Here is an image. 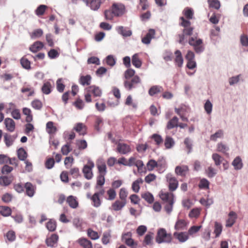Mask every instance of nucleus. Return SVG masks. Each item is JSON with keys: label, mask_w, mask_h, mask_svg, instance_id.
Wrapping results in <instances>:
<instances>
[{"label": "nucleus", "mask_w": 248, "mask_h": 248, "mask_svg": "<svg viewBox=\"0 0 248 248\" xmlns=\"http://www.w3.org/2000/svg\"><path fill=\"white\" fill-rule=\"evenodd\" d=\"M180 20L181 21L180 22V25L184 27L183 30V33L179 35V43L182 45H185L187 42V36H191L193 34L194 28L190 26V22L185 19L183 16L180 17Z\"/></svg>", "instance_id": "obj_1"}, {"label": "nucleus", "mask_w": 248, "mask_h": 248, "mask_svg": "<svg viewBox=\"0 0 248 248\" xmlns=\"http://www.w3.org/2000/svg\"><path fill=\"white\" fill-rule=\"evenodd\" d=\"M172 240L171 233H167L164 228H160L158 230L155 237V241L158 244L170 243Z\"/></svg>", "instance_id": "obj_2"}, {"label": "nucleus", "mask_w": 248, "mask_h": 248, "mask_svg": "<svg viewBox=\"0 0 248 248\" xmlns=\"http://www.w3.org/2000/svg\"><path fill=\"white\" fill-rule=\"evenodd\" d=\"M188 44L193 47L194 50L197 53H201L204 50L203 41L201 39H197V33L189 38Z\"/></svg>", "instance_id": "obj_3"}, {"label": "nucleus", "mask_w": 248, "mask_h": 248, "mask_svg": "<svg viewBox=\"0 0 248 248\" xmlns=\"http://www.w3.org/2000/svg\"><path fill=\"white\" fill-rule=\"evenodd\" d=\"M94 167V163L91 160L88 161V164L84 166L82 172L84 177L87 180H91L93 177V169Z\"/></svg>", "instance_id": "obj_4"}, {"label": "nucleus", "mask_w": 248, "mask_h": 248, "mask_svg": "<svg viewBox=\"0 0 248 248\" xmlns=\"http://www.w3.org/2000/svg\"><path fill=\"white\" fill-rule=\"evenodd\" d=\"M141 80L138 76H134L131 79L125 80L124 81V86L125 89L130 91L134 88H136L138 85L140 83Z\"/></svg>", "instance_id": "obj_5"}, {"label": "nucleus", "mask_w": 248, "mask_h": 248, "mask_svg": "<svg viewBox=\"0 0 248 248\" xmlns=\"http://www.w3.org/2000/svg\"><path fill=\"white\" fill-rule=\"evenodd\" d=\"M86 4V6L93 11H98L101 5L106 0H82Z\"/></svg>", "instance_id": "obj_6"}, {"label": "nucleus", "mask_w": 248, "mask_h": 248, "mask_svg": "<svg viewBox=\"0 0 248 248\" xmlns=\"http://www.w3.org/2000/svg\"><path fill=\"white\" fill-rule=\"evenodd\" d=\"M54 87V83L52 80L45 81L41 87V91L44 94L48 95L52 92Z\"/></svg>", "instance_id": "obj_7"}, {"label": "nucleus", "mask_w": 248, "mask_h": 248, "mask_svg": "<svg viewBox=\"0 0 248 248\" xmlns=\"http://www.w3.org/2000/svg\"><path fill=\"white\" fill-rule=\"evenodd\" d=\"M114 16H122L125 11V6L121 3H114L111 6Z\"/></svg>", "instance_id": "obj_8"}, {"label": "nucleus", "mask_w": 248, "mask_h": 248, "mask_svg": "<svg viewBox=\"0 0 248 248\" xmlns=\"http://www.w3.org/2000/svg\"><path fill=\"white\" fill-rule=\"evenodd\" d=\"M115 30L119 34L122 35L124 38L130 37L132 34V31L127 27L119 26L116 27Z\"/></svg>", "instance_id": "obj_9"}, {"label": "nucleus", "mask_w": 248, "mask_h": 248, "mask_svg": "<svg viewBox=\"0 0 248 248\" xmlns=\"http://www.w3.org/2000/svg\"><path fill=\"white\" fill-rule=\"evenodd\" d=\"M159 196L163 202L165 203L174 202V195L171 192H163L161 191Z\"/></svg>", "instance_id": "obj_10"}, {"label": "nucleus", "mask_w": 248, "mask_h": 248, "mask_svg": "<svg viewBox=\"0 0 248 248\" xmlns=\"http://www.w3.org/2000/svg\"><path fill=\"white\" fill-rule=\"evenodd\" d=\"M166 179L169 183V187L170 191L175 190L178 187V183L177 179L171 174L166 175Z\"/></svg>", "instance_id": "obj_11"}, {"label": "nucleus", "mask_w": 248, "mask_h": 248, "mask_svg": "<svg viewBox=\"0 0 248 248\" xmlns=\"http://www.w3.org/2000/svg\"><path fill=\"white\" fill-rule=\"evenodd\" d=\"M116 151L120 154L126 155L130 153L131 149L129 145L119 142L117 144Z\"/></svg>", "instance_id": "obj_12"}, {"label": "nucleus", "mask_w": 248, "mask_h": 248, "mask_svg": "<svg viewBox=\"0 0 248 248\" xmlns=\"http://www.w3.org/2000/svg\"><path fill=\"white\" fill-rule=\"evenodd\" d=\"M58 239L59 236L58 234L54 233L46 238V243L48 247H55L57 245Z\"/></svg>", "instance_id": "obj_13"}, {"label": "nucleus", "mask_w": 248, "mask_h": 248, "mask_svg": "<svg viewBox=\"0 0 248 248\" xmlns=\"http://www.w3.org/2000/svg\"><path fill=\"white\" fill-rule=\"evenodd\" d=\"M96 166L99 172V175H106L107 172V166L103 159H99L96 162Z\"/></svg>", "instance_id": "obj_14"}, {"label": "nucleus", "mask_w": 248, "mask_h": 248, "mask_svg": "<svg viewBox=\"0 0 248 248\" xmlns=\"http://www.w3.org/2000/svg\"><path fill=\"white\" fill-rule=\"evenodd\" d=\"M24 187L26 190V194L30 197H33L35 192L36 186L30 182H27L25 184Z\"/></svg>", "instance_id": "obj_15"}, {"label": "nucleus", "mask_w": 248, "mask_h": 248, "mask_svg": "<svg viewBox=\"0 0 248 248\" xmlns=\"http://www.w3.org/2000/svg\"><path fill=\"white\" fill-rule=\"evenodd\" d=\"M155 31L154 29H150L147 34L141 39L143 44L148 45L151 43V40L155 37Z\"/></svg>", "instance_id": "obj_16"}, {"label": "nucleus", "mask_w": 248, "mask_h": 248, "mask_svg": "<svg viewBox=\"0 0 248 248\" xmlns=\"http://www.w3.org/2000/svg\"><path fill=\"white\" fill-rule=\"evenodd\" d=\"M86 92L92 93L94 97H100L102 95V91L101 89L95 85H92L86 89Z\"/></svg>", "instance_id": "obj_17"}, {"label": "nucleus", "mask_w": 248, "mask_h": 248, "mask_svg": "<svg viewBox=\"0 0 248 248\" xmlns=\"http://www.w3.org/2000/svg\"><path fill=\"white\" fill-rule=\"evenodd\" d=\"M173 236L181 243L185 242L189 238L188 234L186 232H174Z\"/></svg>", "instance_id": "obj_18"}, {"label": "nucleus", "mask_w": 248, "mask_h": 248, "mask_svg": "<svg viewBox=\"0 0 248 248\" xmlns=\"http://www.w3.org/2000/svg\"><path fill=\"white\" fill-rule=\"evenodd\" d=\"M73 129L78 133L80 135H85L87 133V127L84 124L81 123L76 124Z\"/></svg>", "instance_id": "obj_19"}, {"label": "nucleus", "mask_w": 248, "mask_h": 248, "mask_svg": "<svg viewBox=\"0 0 248 248\" xmlns=\"http://www.w3.org/2000/svg\"><path fill=\"white\" fill-rule=\"evenodd\" d=\"M54 124V123L52 121H49L46 124V131L50 135H55L58 130Z\"/></svg>", "instance_id": "obj_20"}, {"label": "nucleus", "mask_w": 248, "mask_h": 248, "mask_svg": "<svg viewBox=\"0 0 248 248\" xmlns=\"http://www.w3.org/2000/svg\"><path fill=\"white\" fill-rule=\"evenodd\" d=\"M4 123L7 130L10 132H13L15 129V123L11 118H6L4 120Z\"/></svg>", "instance_id": "obj_21"}, {"label": "nucleus", "mask_w": 248, "mask_h": 248, "mask_svg": "<svg viewBox=\"0 0 248 248\" xmlns=\"http://www.w3.org/2000/svg\"><path fill=\"white\" fill-rule=\"evenodd\" d=\"M44 47V44L40 41H36L31 45L29 49L33 53H36L41 50Z\"/></svg>", "instance_id": "obj_22"}, {"label": "nucleus", "mask_w": 248, "mask_h": 248, "mask_svg": "<svg viewBox=\"0 0 248 248\" xmlns=\"http://www.w3.org/2000/svg\"><path fill=\"white\" fill-rule=\"evenodd\" d=\"M175 65L179 67H181L183 64V58L182 55L181 51L179 50L175 51Z\"/></svg>", "instance_id": "obj_23"}, {"label": "nucleus", "mask_w": 248, "mask_h": 248, "mask_svg": "<svg viewBox=\"0 0 248 248\" xmlns=\"http://www.w3.org/2000/svg\"><path fill=\"white\" fill-rule=\"evenodd\" d=\"M126 203V201H120L119 200H117L112 203L111 207L112 210L115 211H120L125 205Z\"/></svg>", "instance_id": "obj_24"}, {"label": "nucleus", "mask_w": 248, "mask_h": 248, "mask_svg": "<svg viewBox=\"0 0 248 248\" xmlns=\"http://www.w3.org/2000/svg\"><path fill=\"white\" fill-rule=\"evenodd\" d=\"M66 202L69 206L72 208L75 209L78 207V203L76 197L72 195L68 196Z\"/></svg>", "instance_id": "obj_25"}, {"label": "nucleus", "mask_w": 248, "mask_h": 248, "mask_svg": "<svg viewBox=\"0 0 248 248\" xmlns=\"http://www.w3.org/2000/svg\"><path fill=\"white\" fill-rule=\"evenodd\" d=\"M236 218V214L233 211L230 212L229 214V218L226 221V226L227 227H232L235 221Z\"/></svg>", "instance_id": "obj_26"}, {"label": "nucleus", "mask_w": 248, "mask_h": 248, "mask_svg": "<svg viewBox=\"0 0 248 248\" xmlns=\"http://www.w3.org/2000/svg\"><path fill=\"white\" fill-rule=\"evenodd\" d=\"M188 170V168L186 165L178 166L175 168V173L180 176H185Z\"/></svg>", "instance_id": "obj_27"}, {"label": "nucleus", "mask_w": 248, "mask_h": 248, "mask_svg": "<svg viewBox=\"0 0 248 248\" xmlns=\"http://www.w3.org/2000/svg\"><path fill=\"white\" fill-rule=\"evenodd\" d=\"M154 234L152 232H148L145 236L143 244L144 246H149L153 244Z\"/></svg>", "instance_id": "obj_28"}, {"label": "nucleus", "mask_w": 248, "mask_h": 248, "mask_svg": "<svg viewBox=\"0 0 248 248\" xmlns=\"http://www.w3.org/2000/svg\"><path fill=\"white\" fill-rule=\"evenodd\" d=\"M187 226V223L184 219H178L175 223L174 229L176 230H184Z\"/></svg>", "instance_id": "obj_29"}, {"label": "nucleus", "mask_w": 248, "mask_h": 248, "mask_svg": "<svg viewBox=\"0 0 248 248\" xmlns=\"http://www.w3.org/2000/svg\"><path fill=\"white\" fill-rule=\"evenodd\" d=\"M78 242L83 248H93L92 242L86 238H79Z\"/></svg>", "instance_id": "obj_30"}, {"label": "nucleus", "mask_w": 248, "mask_h": 248, "mask_svg": "<svg viewBox=\"0 0 248 248\" xmlns=\"http://www.w3.org/2000/svg\"><path fill=\"white\" fill-rule=\"evenodd\" d=\"M175 145V141L172 138L166 136L164 140V145L166 149L172 148Z\"/></svg>", "instance_id": "obj_31"}, {"label": "nucleus", "mask_w": 248, "mask_h": 248, "mask_svg": "<svg viewBox=\"0 0 248 248\" xmlns=\"http://www.w3.org/2000/svg\"><path fill=\"white\" fill-rule=\"evenodd\" d=\"M91 76L89 75L81 76L79 79V83L83 86L89 85L91 82Z\"/></svg>", "instance_id": "obj_32"}, {"label": "nucleus", "mask_w": 248, "mask_h": 248, "mask_svg": "<svg viewBox=\"0 0 248 248\" xmlns=\"http://www.w3.org/2000/svg\"><path fill=\"white\" fill-rule=\"evenodd\" d=\"M16 138V136H11L7 134L4 135V140L6 145L7 147L11 146Z\"/></svg>", "instance_id": "obj_33"}, {"label": "nucleus", "mask_w": 248, "mask_h": 248, "mask_svg": "<svg viewBox=\"0 0 248 248\" xmlns=\"http://www.w3.org/2000/svg\"><path fill=\"white\" fill-rule=\"evenodd\" d=\"M178 126V118L176 116L173 117L170 120L167 125V128L171 129Z\"/></svg>", "instance_id": "obj_34"}, {"label": "nucleus", "mask_w": 248, "mask_h": 248, "mask_svg": "<svg viewBox=\"0 0 248 248\" xmlns=\"http://www.w3.org/2000/svg\"><path fill=\"white\" fill-rule=\"evenodd\" d=\"M143 182L141 178H138L134 181L132 184V189L136 193H138L140 189V185Z\"/></svg>", "instance_id": "obj_35"}, {"label": "nucleus", "mask_w": 248, "mask_h": 248, "mask_svg": "<svg viewBox=\"0 0 248 248\" xmlns=\"http://www.w3.org/2000/svg\"><path fill=\"white\" fill-rule=\"evenodd\" d=\"M232 165L234 167L235 170H240L243 167L242 159L240 156L236 157L232 162Z\"/></svg>", "instance_id": "obj_36"}, {"label": "nucleus", "mask_w": 248, "mask_h": 248, "mask_svg": "<svg viewBox=\"0 0 248 248\" xmlns=\"http://www.w3.org/2000/svg\"><path fill=\"white\" fill-rule=\"evenodd\" d=\"M91 200L92 201V205L95 207H99L102 203V202L97 194L94 193L91 197Z\"/></svg>", "instance_id": "obj_37"}, {"label": "nucleus", "mask_w": 248, "mask_h": 248, "mask_svg": "<svg viewBox=\"0 0 248 248\" xmlns=\"http://www.w3.org/2000/svg\"><path fill=\"white\" fill-rule=\"evenodd\" d=\"M163 91V88L162 87L158 85H155L152 86L148 91L149 94L150 96H154V95L157 94L159 93H160Z\"/></svg>", "instance_id": "obj_38"}, {"label": "nucleus", "mask_w": 248, "mask_h": 248, "mask_svg": "<svg viewBox=\"0 0 248 248\" xmlns=\"http://www.w3.org/2000/svg\"><path fill=\"white\" fill-rule=\"evenodd\" d=\"M12 182L11 177L7 176H0V185L6 186H9Z\"/></svg>", "instance_id": "obj_39"}, {"label": "nucleus", "mask_w": 248, "mask_h": 248, "mask_svg": "<svg viewBox=\"0 0 248 248\" xmlns=\"http://www.w3.org/2000/svg\"><path fill=\"white\" fill-rule=\"evenodd\" d=\"M46 226L49 231L54 232L56 229V222L55 220L51 219L46 223Z\"/></svg>", "instance_id": "obj_40"}, {"label": "nucleus", "mask_w": 248, "mask_h": 248, "mask_svg": "<svg viewBox=\"0 0 248 248\" xmlns=\"http://www.w3.org/2000/svg\"><path fill=\"white\" fill-rule=\"evenodd\" d=\"M132 64L137 68H140L142 65V62L139 58L138 53L135 54L132 57Z\"/></svg>", "instance_id": "obj_41"}, {"label": "nucleus", "mask_w": 248, "mask_h": 248, "mask_svg": "<svg viewBox=\"0 0 248 248\" xmlns=\"http://www.w3.org/2000/svg\"><path fill=\"white\" fill-rule=\"evenodd\" d=\"M12 210L11 208L6 206H0V214L4 217H8L11 215Z\"/></svg>", "instance_id": "obj_42"}, {"label": "nucleus", "mask_w": 248, "mask_h": 248, "mask_svg": "<svg viewBox=\"0 0 248 248\" xmlns=\"http://www.w3.org/2000/svg\"><path fill=\"white\" fill-rule=\"evenodd\" d=\"M17 154L19 159L22 161L25 160L28 156L27 153L23 148H20L17 151Z\"/></svg>", "instance_id": "obj_43"}, {"label": "nucleus", "mask_w": 248, "mask_h": 248, "mask_svg": "<svg viewBox=\"0 0 248 248\" xmlns=\"http://www.w3.org/2000/svg\"><path fill=\"white\" fill-rule=\"evenodd\" d=\"M23 113L26 115V121L27 123H30L32 121V115L31 114V110L27 108H23Z\"/></svg>", "instance_id": "obj_44"}, {"label": "nucleus", "mask_w": 248, "mask_h": 248, "mask_svg": "<svg viewBox=\"0 0 248 248\" xmlns=\"http://www.w3.org/2000/svg\"><path fill=\"white\" fill-rule=\"evenodd\" d=\"M229 150V147L222 143V142H219L217 145V151L220 152H221L225 155L228 154V152Z\"/></svg>", "instance_id": "obj_45"}, {"label": "nucleus", "mask_w": 248, "mask_h": 248, "mask_svg": "<svg viewBox=\"0 0 248 248\" xmlns=\"http://www.w3.org/2000/svg\"><path fill=\"white\" fill-rule=\"evenodd\" d=\"M4 237L9 242H14L16 238L15 232L12 230L9 231L5 235Z\"/></svg>", "instance_id": "obj_46"}, {"label": "nucleus", "mask_w": 248, "mask_h": 248, "mask_svg": "<svg viewBox=\"0 0 248 248\" xmlns=\"http://www.w3.org/2000/svg\"><path fill=\"white\" fill-rule=\"evenodd\" d=\"M223 131L219 129L217 130L215 134L210 136V139L211 140L216 141L217 139L221 138L223 136Z\"/></svg>", "instance_id": "obj_47"}, {"label": "nucleus", "mask_w": 248, "mask_h": 248, "mask_svg": "<svg viewBox=\"0 0 248 248\" xmlns=\"http://www.w3.org/2000/svg\"><path fill=\"white\" fill-rule=\"evenodd\" d=\"M175 111L180 116L182 121H188V118L184 116L185 108L182 107L181 108H175Z\"/></svg>", "instance_id": "obj_48"}, {"label": "nucleus", "mask_w": 248, "mask_h": 248, "mask_svg": "<svg viewBox=\"0 0 248 248\" xmlns=\"http://www.w3.org/2000/svg\"><path fill=\"white\" fill-rule=\"evenodd\" d=\"M141 197L149 203H152L154 201L153 195L150 192H146L141 195Z\"/></svg>", "instance_id": "obj_49"}, {"label": "nucleus", "mask_w": 248, "mask_h": 248, "mask_svg": "<svg viewBox=\"0 0 248 248\" xmlns=\"http://www.w3.org/2000/svg\"><path fill=\"white\" fill-rule=\"evenodd\" d=\"M222 231V226L221 223L215 222V229L214 233L216 234V237H218Z\"/></svg>", "instance_id": "obj_50"}, {"label": "nucleus", "mask_w": 248, "mask_h": 248, "mask_svg": "<svg viewBox=\"0 0 248 248\" xmlns=\"http://www.w3.org/2000/svg\"><path fill=\"white\" fill-rule=\"evenodd\" d=\"M151 138L154 140L157 146H159L163 143V139L162 137L158 134H154L151 136Z\"/></svg>", "instance_id": "obj_51"}, {"label": "nucleus", "mask_w": 248, "mask_h": 248, "mask_svg": "<svg viewBox=\"0 0 248 248\" xmlns=\"http://www.w3.org/2000/svg\"><path fill=\"white\" fill-rule=\"evenodd\" d=\"M209 7L218 10L220 7V3L218 0H208Z\"/></svg>", "instance_id": "obj_52"}, {"label": "nucleus", "mask_w": 248, "mask_h": 248, "mask_svg": "<svg viewBox=\"0 0 248 248\" xmlns=\"http://www.w3.org/2000/svg\"><path fill=\"white\" fill-rule=\"evenodd\" d=\"M213 160L215 162V164L216 166H219L223 158L219 155L217 153L213 154L212 156Z\"/></svg>", "instance_id": "obj_53"}, {"label": "nucleus", "mask_w": 248, "mask_h": 248, "mask_svg": "<svg viewBox=\"0 0 248 248\" xmlns=\"http://www.w3.org/2000/svg\"><path fill=\"white\" fill-rule=\"evenodd\" d=\"M20 63L24 68L27 70L31 69V62L27 59L24 57L22 58L20 60Z\"/></svg>", "instance_id": "obj_54"}, {"label": "nucleus", "mask_w": 248, "mask_h": 248, "mask_svg": "<svg viewBox=\"0 0 248 248\" xmlns=\"http://www.w3.org/2000/svg\"><path fill=\"white\" fill-rule=\"evenodd\" d=\"M205 172L207 176L209 178L214 177L217 173V170L212 166H209L205 170Z\"/></svg>", "instance_id": "obj_55"}, {"label": "nucleus", "mask_w": 248, "mask_h": 248, "mask_svg": "<svg viewBox=\"0 0 248 248\" xmlns=\"http://www.w3.org/2000/svg\"><path fill=\"white\" fill-rule=\"evenodd\" d=\"M56 88L57 91L60 93H62L63 92L65 85L63 83L62 79V78L58 79L56 81Z\"/></svg>", "instance_id": "obj_56"}, {"label": "nucleus", "mask_w": 248, "mask_h": 248, "mask_svg": "<svg viewBox=\"0 0 248 248\" xmlns=\"http://www.w3.org/2000/svg\"><path fill=\"white\" fill-rule=\"evenodd\" d=\"M105 175H98L97 177L96 188H98L99 186H102L105 182Z\"/></svg>", "instance_id": "obj_57"}, {"label": "nucleus", "mask_w": 248, "mask_h": 248, "mask_svg": "<svg viewBox=\"0 0 248 248\" xmlns=\"http://www.w3.org/2000/svg\"><path fill=\"white\" fill-rule=\"evenodd\" d=\"M183 14L185 17L188 19H192L194 15L192 9L189 8H185L183 11Z\"/></svg>", "instance_id": "obj_58"}, {"label": "nucleus", "mask_w": 248, "mask_h": 248, "mask_svg": "<svg viewBox=\"0 0 248 248\" xmlns=\"http://www.w3.org/2000/svg\"><path fill=\"white\" fill-rule=\"evenodd\" d=\"M72 151L70 147V143L67 142L66 144L62 146L61 152L63 155H67Z\"/></svg>", "instance_id": "obj_59"}, {"label": "nucleus", "mask_w": 248, "mask_h": 248, "mask_svg": "<svg viewBox=\"0 0 248 248\" xmlns=\"http://www.w3.org/2000/svg\"><path fill=\"white\" fill-rule=\"evenodd\" d=\"M43 34V31L41 29H38L34 30L31 35L32 39H36L40 37Z\"/></svg>", "instance_id": "obj_60"}, {"label": "nucleus", "mask_w": 248, "mask_h": 248, "mask_svg": "<svg viewBox=\"0 0 248 248\" xmlns=\"http://www.w3.org/2000/svg\"><path fill=\"white\" fill-rule=\"evenodd\" d=\"M104 16L105 19L107 20H112L114 16V13L113 12V10L112 9L111 10H106L104 11Z\"/></svg>", "instance_id": "obj_61"}, {"label": "nucleus", "mask_w": 248, "mask_h": 248, "mask_svg": "<svg viewBox=\"0 0 248 248\" xmlns=\"http://www.w3.org/2000/svg\"><path fill=\"white\" fill-rule=\"evenodd\" d=\"M47 8V6L45 5H40L35 10V14L38 16L43 15Z\"/></svg>", "instance_id": "obj_62"}, {"label": "nucleus", "mask_w": 248, "mask_h": 248, "mask_svg": "<svg viewBox=\"0 0 248 248\" xmlns=\"http://www.w3.org/2000/svg\"><path fill=\"white\" fill-rule=\"evenodd\" d=\"M119 198L122 201H126L128 195V192L125 188H122L119 191Z\"/></svg>", "instance_id": "obj_63"}, {"label": "nucleus", "mask_w": 248, "mask_h": 248, "mask_svg": "<svg viewBox=\"0 0 248 248\" xmlns=\"http://www.w3.org/2000/svg\"><path fill=\"white\" fill-rule=\"evenodd\" d=\"M76 144L78 148L80 150H84L87 147V143L84 140H77Z\"/></svg>", "instance_id": "obj_64"}]
</instances>
